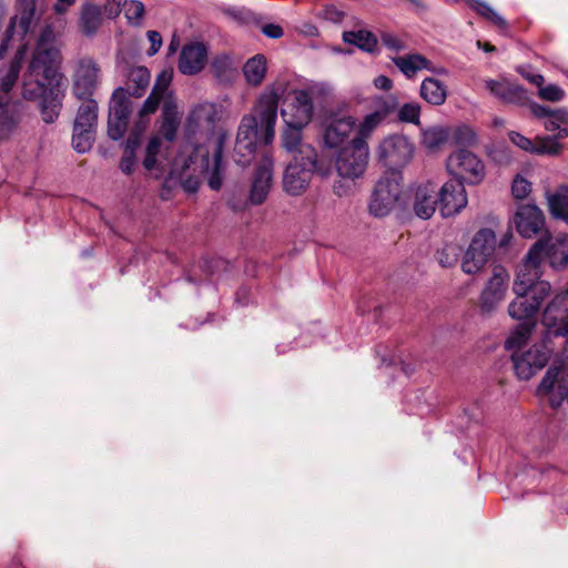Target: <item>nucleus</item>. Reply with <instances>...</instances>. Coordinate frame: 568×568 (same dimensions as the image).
<instances>
[{"instance_id": "nucleus-40", "label": "nucleus", "mask_w": 568, "mask_h": 568, "mask_svg": "<svg viewBox=\"0 0 568 568\" xmlns=\"http://www.w3.org/2000/svg\"><path fill=\"white\" fill-rule=\"evenodd\" d=\"M97 120L98 103L95 100L89 99L79 108L73 128L95 130Z\"/></svg>"}, {"instance_id": "nucleus-52", "label": "nucleus", "mask_w": 568, "mask_h": 568, "mask_svg": "<svg viewBox=\"0 0 568 568\" xmlns=\"http://www.w3.org/2000/svg\"><path fill=\"white\" fill-rule=\"evenodd\" d=\"M161 150V141L159 136H153L146 146V154L145 159L143 161V166L151 171L155 168L156 164V156L160 153Z\"/></svg>"}, {"instance_id": "nucleus-38", "label": "nucleus", "mask_w": 568, "mask_h": 568, "mask_svg": "<svg viewBox=\"0 0 568 568\" xmlns=\"http://www.w3.org/2000/svg\"><path fill=\"white\" fill-rule=\"evenodd\" d=\"M343 40L369 53L375 52L378 45L377 38L367 30L345 31L343 33Z\"/></svg>"}, {"instance_id": "nucleus-1", "label": "nucleus", "mask_w": 568, "mask_h": 568, "mask_svg": "<svg viewBox=\"0 0 568 568\" xmlns=\"http://www.w3.org/2000/svg\"><path fill=\"white\" fill-rule=\"evenodd\" d=\"M64 24V19L45 23L22 80V97L39 102L41 116L45 123H53L62 108V43L59 38Z\"/></svg>"}, {"instance_id": "nucleus-12", "label": "nucleus", "mask_w": 568, "mask_h": 568, "mask_svg": "<svg viewBox=\"0 0 568 568\" xmlns=\"http://www.w3.org/2000/svg\"><path fill=\"white\" fill-rule=\"evenodd\" d=\"M414 153L409 140L400 134H392L383 139L376 150L377 159L389 172H399L398 169L407 165Z\"/></svg>"}, {"instance_id": "nucleus-22", "label": "nucleus", "mask_w": 568, "mask_h": 568, "mask_svg": "<svg viewBox=\"0 0 568 568\" xmlns=\"http://www.w3.org/2000/svg\"><path fill=\"white\" fill-rule=\"evenodd\" d=\"M356 126L354 116L345 115L331 120L323 131V144L326 150L333 152L349 143L351 134Z\"/></svg>"}, {"instance_id": "nucleus-4", "label": "nucleus", "mask_w": 568, "mask_h": 568, "mask_svg": "<svg viewBox=\"0 0 568 568\" xmlns=\"http://www.w3.org/2000/svg\"><path fill=\"white\" fill-rule=\"evenodd\" d=\"M26 55V45H20L14 60L11 62L8 72L0 80V138L6 139L13 134L24 115L22 103L12 100L11 90L14 87L21 61Z\"/></svg>"}, {"instance_id": "nucleus-46", "label": "nucleus", "mask_w": 568, "mask_h": 568, "mask_svg": "<svg viewBox=\"0 0 568 568\" xmlns=\"http://www.w3.org/2000/svg\"><path fill=\"white\" fill-rule=\"evenodd\" d=\"M95 130L73 128L72 146L79 153L88 152L93 144Z\"/></svg>"}, {"instance_id": "nucleus-49", "label": "nucleus", "mask_w": 568, "mask_h": 568, "mask_svg": "<svg viewBox=\"0 0 568 568\" xmlns=\"http://www.w3.org/2000/svg\"><path fill=\"white\" fill-rule=\"evenodd\" d=\"M212 70L219 79L225 80L231 77L232 72L235 70V67L231 57L221 54L213 59Z\"/></svg>"}, {"instance_id": "nucleus-41", "label": "nucleus", "mask_w": 568, "mask_h": 568, "mask_svg": "<svg viewBox=\"0 0 568 568\" xmlns=\"http://www.w3.org/2000/svg\"><path fill=\"white\" fill-rule=\"evenodd\" d=\"M449 138L448 129L444 126H432L423 131L422 144L429 151L440 149Z\"/></svg>"}, {"instance_id": "nucleus-14", "label": "nucleus", "mask_w": 568, "mask_h": 568, "mask_svg": "<svg viewBox=\"0 0 568 568\" xmlns=\"http://www.w3.org/2000/svg\"><path fill=\"white\" fill-rule=\"evenodd\" d=\"M550 283H539L534 291L514 292L515 298L508 305V314L516 321L534 322L541 304L549 296Z\"/></svg>"}, {"instance_id": "nucleus-27", "label": "nucleus", "mask_w": 568, "mask_h": 568, "mask_svg": "<svg viewBox=\"0 0 568 568\" xmlns=\"http://www.w3.org/2000/svg\"><path fill=\"white\" fill-rule=\"evenodd\" d=\"M273 160L264 156L254 174L250 190V202L254 205L262 204L270 192L272 183Z\"/></svg>"}, {"instance_id": "nucleus-20", "label": "nucleus", "mask_w": 568, "mask_h": 568, "mask_svg": "<svg viewBox=\"0 0 568 568\" xmlns=\"http://www.w3.org/2000/svg\"><path fill=\"white\" fill-rule=\"evenodd\" d=\"M219 119L217 105L212 102H201L196 104L187 116L186 128L189 133L195 134L196 132H205L207 134L206 141L204 144H200L199 146H207L209 153H212V149L210 148L209 140L213 134L217 132H223L225 134V141L227 140V134L222 129H215V122Z\"/></svg>"}, {"instance_id": "nucleus-55", "label": "nucleus", "mask_w": 568, "mask_h": 568, "mask_svg": "<svg viewBox=\"0 0 568 568\" xmlns=\"http://www.w3.org/2000/svg\"><path fill=\"white\" fill-rule=\"evenodd\" d=\"M128 128V120L125 119H111L108 121V134L112 140H120Z\"/></svg>"}, {"instance_id": "nucleus-28", "label": "nucleus", "mask_w": 568, "mask_h": 568, "mask_svg": "<svg viewBox=\"0 0 568 568\" xmlns=\"http://www.w3.org/2000/svg\"><path fill=\"white\" fill-rule=\"evenodd\" d=\"M304 129L305 128L285 125L281 135L282 145L293 158L294 155L301 159L316 158L315 149L303 141Z\"/></svg>"}, {"instance_id": "nucleus-6", "label": "nucleus", "mask_w": 568, "mask_h": 568, "mask_svg": "<svg viewBox=\"0 0 568 568\" xmlns=\"http://www.w3.org/2000/svg\"><path fill=\"white\" fill-rule=\"evenodd\" d=\"M554 348L546 338L532 344L526 349L511 353L515 375L521 381H528L539 373L550 361Z\"/></svg>"}, {"instance_id": "nucleus-16", "label": "nucleus", "mask_w": 568, "mask_h": 568, "mask_svg": "<svg viewBox=\"0 0 568 568\" xmlns=\"http://www.w3.org/2000/svg\"><path fill=\"white\" fill-rule=\"evenodd\" d=\"M542 262V243L536 242L528 251L525 260L518 266L513 284L514 292L534 291L539 283H548L540 280Z\"/></svg>"}, {"instance_id": "nucleus-64", "label": "nucleus", "mask_w": 568, "mask_h": 568, "mask_svg": "<svg viewBox=\"0 0 568 568\" xmlns=\"http://www.w3.org/2000/svg\"><path fill=\"white\" fill-rule=\"evenodd\" d=\"M135 165V155L134 153H125L120 162V169L123 173L130 174Z\"/></svg>"}, {"instance_id": "nucleus-39", "label": "nucleus", "mask_w": 568, "mask_h": 568, "mask_svg": "<svg viewBox=\"0 0 568 568\" xmlns=\"http://www.w3.org/2000/svg\"><path fill=\"white\" fill-rule=\"evenodd\" d=\"M246 81L252 85H258L266 74V59L262 54H256L248 59L243 67Z\"/></svg>"}, {"instance_id": "nucleus-25", "label": "nucleus", "mask_w": 568, "mask_h": 568, "mask_svg": "<svg viewBox=\"0 0 568 568\" xmlns=\"http://www.w3.org/2000/svg\"><path fill=\"white\" fill-rule=\"evenodd\" d=\"M530 111L535 118L544 120V126L547 131H557V139L568 136V111L549 109L537 103L530 104Z\"/></svg>"}, {"instance_id": "nucleus-57", "label": "nucleus", "mask_w": 568, "mask_h": 568, "mask_svg": "<svg viewBox=\"0 0 568 568\" xmlns=\"http://www.w3.org/2000/svg\"><path fill=\"white\" fill-rule=\"evenodd\" d=\"M381 40L383 44L393 52L397 53L406 49V44L404 43V41L393 33L383 32L381 34Z\"/></svg>"}, {"instance_id": "nucleus-53", "label": "nucleus", "mask_w": 568, "mask_h": 568, "mask_svg": "<svg viewBox=\"0 0 568 568\" xmlns=\"http://www.w3.org/2000/svg\"><path fill=\"white\" fill-rule=\"evenodd\" d=\"M420 115V106L418 103L412 102L402 105L398 110V119L403 122L418 123Z\"/></svg>"}, {"instance_id": "nucleus-24", "label": "nucleus", "mask_w": 568, "mask_h": 568, "mask_svg": "<svg viewBox=\"0 0 568 568\" xmlns=\"http://www.w3.org/2000/svg\"><path fill=\"white\" fill-rule=\"evenodd\" d=\"M514 223L517 232L526 239L537 235L545 225L542 212L534 204H524L518 206Z\"/></svg>"}, {"instance_id": "nucleus-51", "label": "nucleus", "mask_w": 568, "mask_h": 568, "mask_svg": "<svg viewBox=\"0 0 568 568\" xmlns=\"http://www.w3.org/2000/svg\"><path fill=\"white\" fill-rule=\"evenodd\" d=\"M453 140L459 145H474L477 141V135L470 126L460 125L455 129Z\"/></svg>"}, {"instance_id": "nucleus-5", "label": "nucleus", "mask_w": 568, "mask_h": 568, "mask_svg": "<svg viewBox=\"0 0 568 568\" xmlns=\"http://www.w3.org/2000/svg\"><path fill=\"white\" fill-rule=\"evenodd\" d=\"M497 248V237L491 229L478 230L462 258V270L465 274L475 275L484 270Z\"/></svg>"}, {"instance_id": "nucleus-34", "label": "nucleus", "mask_w": 568, "mask_h": 568, "mask_svg": "<svg viewBox=\"0 0 568 568\" xmlns=\"http://www.w3.org/2000/svg\"><path fill=\"white\" fill-rule=\"evenodd\" d=\"M150 71L145 67L138 65L130 68L126 74L125 94L129 93L136 98L142 97L150 84Z\"/></svg>"}, {"instance_id": "nucleus-29", "label": "nucleus", "mask_w": 568, "mask_h": 568, "mask_svg": "<svg viewBox=\"0 0 568 568\" xmlns=\"http://www.w3.org/2000/svg\"><path fill=\"white\" fill-rule=\"evenodd\" d=\"M486 89L504 103L523 105L528 101L526 90L507 80H485Z\"/></svg>"}, {"instance_id": "nucleus-63", "label": "nucleus", "mask_w": 568, "mask_h": 568, "mask_svg": "<svg viewBox=\"0 0 568 568\" xmlns=\"http://www.w3.org/2000/svg\"><path fill=\"white\" fill-rule=\"evenodd\" d=\"M148 39L151 43L150 50L148 52L149 55H154L159 52L162 45V37L158 31H148Z\"/></svg>"}, {"instance_id": "nucleus-56", "label": "nucleus", "mask_w": 568, "mask_h": 568, "mask_svg": "<svg viewBox=\"0 0 568 568\" xmlns=\"http://www.w3.org/2000/svg\"><path fill=\"white\" fill-rule=\"evenodd\" d=\"M223 13L239 23H246L252 18V12L250 10L239 7L224 8Z\"/></svg>"}, {"instance_id": "nucleus-58", "label": "nucleus", "mask_w": 568, "mask_h": 568, "mask_svg": "<svg viewBox=\"0 0 568 568\" xmlns=\"http://www.w3.org/2000/svg\"><path fill=\"white\" fill-rule=\"evenodd\" d=\"M511 191L516 199H525L531 191V184L528 180L518 175L513 182Z\"/></svg>"}, {"instance_id": "nucleus-50", "label": "nucleus", "mask_w": 568, "mask_h": 568, "mask_svg": "<svg viewBox=\"0 0 568 568\" xmlns=\"http://www.w3.org/2000/svg\"><path fill=\"white\" fill-rule=\"evenodd\" d=\"M123 8L129 23L139 26L145 12L144 4L140 0H125Z\"/></svg>"}, {"instance_id": "nucleus-18", "label": "nucleus", "mask_w": 568, "mask_h": 568, "mask_svg": "<svg viewBox=\"0 0 568 568\" xmlns=\"http://www.w3.org/2000/svg\"><path fill=\"white\" fill-rule=\"evenodd\" d=\"M16 7L18 13L10 19L6 32V39L0 45V59L7 50L8 43L22 42L24 37L31 31L36 14V0H17Z\"/></svg>"}, {"instance_id": "nucleus-48", "label": "nucleus", "mask_w": 568, "mask_h": 568, "mask_svg": "<svg viewBox=\"0 0 568 568\" xmlns=\"http://www.w3.org/2000/svg\"><path fill=\"white\" fill-rule=\"evenodd\" d=\"M459 254L460 250L457 245L446 244L436 252L435 258L442 267L448 268L456 265Z\"/></svg>"}, {"instance_id": "nucleus-19", "label": "nucleus", "mask_w": 568, "mask_h": 568, "mask_svg": "<svg viewBox=\"0 0 568 568\" xmlns=\"http://www.w3.org/2000/svg\"><path fill=\"white\" fill-rule=\"evenodd\" d=\"M285 125L306 128L314 114V104L306 90H293L281 111Z\"/></svg>"}, {"instance_id": "nucleus-45", "label": "nucleus", "mask_w": 568, "mask_h": 568, "mask_svg": "<svg viewBox=\"0 0 568 568\" xmlns=\"http://www.w3.org/2000/svg\"><path fill=\"white\" fill-rule=\"evenodd\" d=\"M468 6L474 9L478 14L489 20L491 23L500 29H506V20L499 16L487 2L483 0H466Z\"/></svg>"}, {"instance_id": "nucleus-31", "label": "nucleus", "mask_w": 568, "mask_h": 568, "mask_svg": "<svg viewBox=\"0 0 568 568\" xmlns=\"http://www.w3.org/2000/svg\"><path fill=\"white\" fill-rule=\"evenodd\" d=\"M396 68L408 79L414 78L419 71L430 68V61L419 53H409L392 58Z\"/></svg>"}, {"instance_id": "nucleus-44", "label": "nucleus", "mask_w": 568, "mask_h": 568, "mask_svg": "<svg viewBox=\"0 0 568 568\" xmlns=\"http://www.w3.org/2000/svg\"><path fill=\"white\" fill-rule=\"evenodd\" d=\"M385 121L376 114L369 112L356 126V135L354 139L359 140L363 143H367V140L374 133V131L381 126Z\"/></svg>"}, {"instance_id": "nucleus-26", "label": "nucleus", "mask_w": 568, "mask_h": 568, "mask_svg": "<svg viewBox=\"0 0 568 568\" xmlns=\"http://www.w3.org/2000/svg\"><path fill=\"white\" fill-rule=\"evenodd\" d=\"M537 242L542 243V260L547 257L552 268H565L568 265V234L547 236Z\"/></svg>"}, {"instance_id": "nucleus-36", "label": "nucleus", "mask_w": 568, "mask_h": 568, "mask_svg": "<svg viewBox=\"0 0 568 568\" xmlns=\"http://www.w3.org/2000/svg\"><path fill=\"white\" fill-rule=\"evenodd\" d=\"M536 326L535 322H526L517 325L509 334L505 342L506 349L514 353L517 349H526L525 345L531 337L532 331Z\"/></svg>"}, {"instance_id": "nucleus-42", "label": "nucleus", "mask_w": 568, "mask_h": 568, "mask_svg": "<svg viewBox=\"0 0 568 568\" xmlns=\"http://www.w3.org/2000/svg\"><path fill=\"white\" fill-rule=\"evenodd\" d=\"M372 113L376 114L384 121L394 113L398 108V100L394 94L375 95L372 99Z\"/></svg>"}, {"instance_id": "nucleus-47", "label": "nucleus", "mask_w": 568, "mask_h": 568, "mask_svg": "<svg viewBox=\"0 0 568 568\" xmlns=\"http://www.w3.org/2000/svg\"><path fill=\"white\" fill-rule=\"evenodd\" d=\"M556 136H537L534 141L532 154L556 155L561 150V144Z\"/></svg>"}, {"instance_id": "nucleus-32", "label": "nucleus", "mask_w": 568, "mask_h": 568, "mask_svg": "<svg viewBox=\"0 0 568 568\" xmlns=\"http://www.w3.org/2000/svg\"><path fill=\"white\" fill-rule=\"evenodd\" d=\"M170 81H171V77L165 72H162L161 74L158 75L151 94L144 101V103L139 112L141 118L150 115L158 110L160 102L163 100V98L168 91Z\"/></svg>"}, {"instance_id": "nucleus-8", "label": "nucleus", "mask_w": 568, "mask_h": 568, "mask_svg": "<svg viewBox=\"0 0 568 568\" xmlns=\"http://www.w3.org/2000/svg\"><path fill=\"white\" fill-rule=\"evenodd\" d=\"M337 174L343 179L361 178L368 164L369 146L359 140L352 139L346 146L332 153Z\"/></svg>"}, {"instance_id": "nucleus-21", "label": "nucleus", "mask_w": 568, "mask_h": 568, "mask_svg": "<svg viewBox=\"0 0 568 568\" xmlns=\"http://www.w3.org/2000/svg\"><path fill=\"white\" fill-rule=\"evenodd\" d=\"M438 204V187L432 182L427 181L410 189V209L414 214L422 219H430Z\"/></svg>"}, {"instance_id": "nucleus-30", "label": "nucleus", "mask_w": 568, "mask_h": 568, "mask_svg": "<svg viewBox=\"0 0 568 568\" xmlns=\"http://www.w3.org/2000/svg\"><path fill=\"white\" fill-rule=\"evenodd\" d=\"M207 60V50L203 43L185 45L179 59V70L186 75H193L203 70Z\"/></svg>"}, {"instance_id": "nucleus-35", "label": "nucleus", "mask_w": 568, "mask_h": 568, "mask_svg": "<svg viewBox=\"0 0 568 568\" xmlns=\"http://www.w3.org/2000/svg\"><path fill=\"white\" fill-rule=\"evenodd\" d=\"M422 99L433 105H442L447 99V87L435 78H426L419 88Z\"/></svg>"}, {"instance_id": "nucleus-15", "label": "nucleus", "mask_w": 568, "mask_h": 568, "mask_svg": "<svg viewBox=\"0 0 568 568\" xmlns=\"http://www.w3.org/2000/svg\"><path fill=\"white\" fill-rule=\"evenodd\" d=\"M510 275L501 265H495L479 295V310L484 314L494 313L505 301L509 288Z\"/></svg>"}, {"instance_id": "nucleus-59", "label": "nucleus", "mask_w": 568, "mask_h": 568, "mask_svg": "<svg viewBox=\"0 0 568 568\" xmlns=\"http://www.w3.org/2000/svg\"><path fill=\"white\" fill-rule=\"evenodd\" d=\"M509 140L519 149L532 153L534 151V141L524 136L523 134L511 131L508 134Z\"/></svg>"}, {"instance_id": "nucleus-9", "label": "nucleus", "mask_w": 568, "mask_h": 568, "mask_svg": "<svg viewBox=\"0 0 568 568\" xmlns=\"http://www.w3.org/2000/svg\"><path fill=\"white\" fill-rule=\"evenodd\" d=\"M446 168L455 181L467 185H478L486 176L481 159L466 149L454 151L446 160Z\"/></svg>"}, {"instance_id": "nucleus-2", "label": "nucleus", "mask_w": 568, "mask_h": 568, "mask_svg": "<svg viewBox=\"0 0 568 568\" xmlns=\"http://www.w3.org/2000/svg\"><path fill=\"white\" fill-rule=\"evenodd\" d=\"M209 144L212 153H209L207 146L185 145L172 162L171 175L183 179L187 170L192 172L190 176L182 181L183 189L189 193L197 191L200 175L207 176V183L212 190L217 191L222 186V173L224 171L222 155L225 134L223 132L213 134Z\"/></svg>"}, {"instance_id": "nucleus-23", "label": "nucleus", "mask_w": 568, "mask_h": 568, "mask_svg": "<svg viewBox=\"0 0 568 568\" xmlns=\"http://www.w3.org/2000/svg\"><path fill=\"white\" fill-rule=\"evenodd\" d=\"M438 202L444 217L460 213L468 204L465 184L455 180L447 181L438 189Z\"/></svg>"}, {"instance_id": "nucleus-17", "label": "nucleus", "mask_w": 568, "mask_h": 568, "mask_svg": "<svg viewBox=\"0 0 568 568\" xmlns=\"http://www.w3.org/2000/svg\"><path fill=\"white\" fill-rule=\"evenodd\" d=\"M542 325L546 333L542 336L550 342V336L568 334V288L556 294L542 312Z\"/></svg>"}, {"instance_id": "nucleus-3", "label": "nucleus", "mask_w": 568, "mask_h": 568, "mask_svg": "<svg viewBox=\"0 0 568 568\" xmlns=\"http://www.w3.org/2000/svg\"><path fill=\"white\" fill-rule=\"evenodd\" d=\"M280 99L278 91H266L257 101L256 115L242 118L234 148L235 162L240 165L245 166L250 163L258 143L267 145L273 142Z\"/></svg>"}, {"instance_id": "nucleus-33", "label": "nucleus", "mask_w": 568, "mask_h": 568, "mask_svg": "<svg viewBox=\"0 0 568 568\" xmlns=\"http://www.w3.org/2000/svg\"><path fill=\"white\" fill-rule=\"evenodd\" d=\"M79 26L85 37H93L102 26L101 8L91 2L84 3L81 8Z\"/></svg>"}, {"instance_id": "nucleus-37", "label": "nucleus", "mask_w": 568, "mask_h": 568, "mask_svg": "<svg viewBox=\"0 0 568 568\" xmlns=\"http://www.w3.org/2000/svg\"><path fill=\"white\" fill-rule=\"evenodd\" d=\"M549 211L555 219L562 220L568 225V185L559 187L547 196Z\"/></svg>"}, {"instance_id": "nucleus-62", "label": "nucleus", "mask_w": 568, "mask_h": 568, "mask_svg": "<svg viewBox=\"0 0 568 568\" xmlns=\"http://www.w3.org/2000/svg\"><path fill=\"white\" fill-rule=\"evenodd\" d=\"M142 132L140 130H134L125 142V153H135V150L140 146Z\"/></svg>"}, {"instance_id": "nucleus-11", "label": "nucleus", "mask_w": 568, "mask_h": 568, "mask_svg": "<svg viewBox=\"0 0 568 568\" xmlns=\"http://www.w3.org/2000/svg\"><path fill=\"white\" fill-rule=\"evenodd\" d=\"M537 395L547 397L552 407L568 404V362H555L537 387Z\"/></svg>"}, {"instance_id": "nucleus-13", "label": "nucleus", "mask_w": 568, "mask_h": 568, "mask_svg": "<svg viewBox=\"0 0 568 568\" xmlns=\"http://www.w3.org/2000/svg\"><path fill=\"white\" fill-rule=\"evenodd\" d=\"M101 68L90 57L75 61L72 71V94L79 100H89L94 94L101 82Z\"/></svg>"}, {"instance_id": "nucleus-7", "label": "nucleus", "mask_w": 568, "mask_h": 568, "mask_svg": "<svg viewBox=\"0 0 568 568\" xmlns=\"http://www.w3.org/2000/svg\"><path fill=\"white\" fill-rule=\"evenodd\" d=\"M314 172H317L323 178H327L332 169L329 165L324 166L317 162L316 158L301 159L294 155V159L286 166L283 176V186L286 193L300 195L305 192Z\"/></svg>"}, {"instance_id": "nucleus-43", "label": "nucleus", "mask_w": 568, "mask_h": 568, "mask_svg": "<svg viewBox=\"0 0 568 568\" xmlns=\"http://www.w3.org/2000/svg\"><path fill=\"white\" fill-rule=\"evenodd\" d=\"M129 113V102L125 95V90L121 87L116 88L110 101L109 118L128 120Z\"/></svg>"}, {"instance_id": "nucleus-60", "label": "nucleus", "mask_w": 568, "mask_h": 568, "mask_svg": "<svg viewBox=\"0 0 568 568\" xmlns=\"http://www.w3.org/2000/svg\"><path fill=\"white\" fill-rule=\"evenodd\" d=\"M125 0H106L104 3V12L110 19L116 18L123 6Z\"/></svg>"}, {"instance_id": "nucleus-10", "label": "nucleus", "mask_w": 568, "mask_h": 568, "mask_svg": "<svg viewBox=\"0 0 568 568\" xmlns=\"http://www.w3.org/2000/svg\"><path fill=\"white\" fill-rule=\"evenodd\" d=\"M402 183L400 172H388L377 181L368 205L374 216L384 217L393 211L400 200Z\"/></svg>"}, {"instance_id": "nucleus-61", "label": "nucleus", "mask_w": 568, "mask_h": 568, "mask_svg": "<svg viewBox=\"0 0 568 568\" xmlns=\"http://www.w3.org/2000/svg\"><path fill=\"white\" fill-rule=\"evenodd\" d=\"M180 121L175 120H163L161 126V133L168 141H173L175 138Z\"/></svg>"}, {"instance_id": "nucleus-54", "label": "nucleus", "mask_w": 568, "mask_h": 568, "mask_svg": "<svg viewBox=\"0 0 568 568\" xmlns=\"http://www.w3.org/2000/svg\"><path fill=\"white\" fill-rule=\"evenodd\" d=\"M538 95L540 99L550 101V102H559L565 98V91L556 85V84H548L546 87H540L538 90Z\"/></svg>"}]
</instances>
